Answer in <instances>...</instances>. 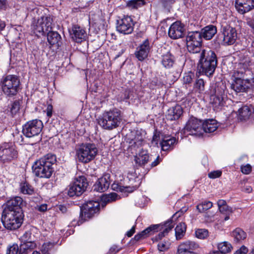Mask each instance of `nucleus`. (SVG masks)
Instances as JSON below:
<instances>
[{
    "instance_id": "f257e3e1",
    "label": "nucleus",
    "mask_w": 254,
    "mask_h": 254,
    "mask_svg": "<svg viewBox=\"0 0 254 254\" xmlns=\"http://www.w3.org/2000/svg\"><path fill=\"white\" fill-rule=\"evenodd\" d=\"M57 162L56 156L48 153L36 160L32 166V170L35 176L41 178H50L53 172V166Z\"/></svg>"
},
{
    "instance_id": "f03ea898",
    "label": "nucleus",
    "mask_w": 254,
    "mask_h": 254,
    "mask_svg": "<svg viewBox=\"0 0 254 254\" xmlns=\"http://www.w3.org/2000/svg\"><path fill=\"white\" fill-rule=\"evenodd\" d=\"M218 61L215 53L209 49H202L200 52L198 63L199 72L207 76H212L217 66Z\"/></svg>"
},
{
    "instance_id": "7ed1b4c3",
    "label": "nucleus",
    "mask_w": 254,
    "mask_h": 254,
    "mask_svg": "<svg viewBox=\"0 0 254 254\" xmlns=\"http://www.w3.org/2000/svg\"><path fill=\"white\" fill-rule=\"evenodd\" d=\"M122 120L121 111L115 108L104 112L97 120L98 124L103 128L112 130L120 126Z\"/></svg>"
},
{
    "instance_id": "20e7f679",
    "label": "nucleus",
    "mask_w": 254,
    "mask_h": 254,
    "mask_svg": "<svg viewBox=\"0 0 254 254\" xmlns=\"http://www.w3.org/2000/svg\"><path fill=\"white\" fill-rule=\"evenodd\" d=\"M53 17L52 16L44 15L38 19L34 18L31 24V29L37 36L45 35L47 31L53 29Z\"/></svg>"
},
{
    "instance_id": "39448f33",
    "label": "nucleus",
    "mask_w": 254,
    "mask_h": 254,
    "mask_svg": "<svg viewBox=\"0 0 254 254\" xmlns=\"http://www.w3.org/2000/svg\"><path fill=\"white\" fill-rule=\"evenodd\" d=\"M1 85L4 94L8 97L16 95L20 90V82L18 76L8 75L1 80Z\"/></svg>"
},
{
    "instance_id": "423d86ee",
    "label": "nucleus",
    "mask_w": 254,
    "mask_h": 254,
    "mask_svg": "<svg viewBox=\"0 0 254 254\" xmlns=\"http://www.w3.org/2000/svg\"><path fill=\"white\" fill-rule=\"evenodd\" d=\"M226 85L222 82L216 83L210 89L211 100L215 108H219L224 105L227 96L226 93Z\"/></svg>"
},
{
    "instance_id": "0eeeda50",
    "label": "nucleus",
    "mask_w": 254,
    "mask_h": 254,
    "mask_svg": "<svg viewBox=\"0 0 254 254\" xmlns=\"http://www.w3.org/2000/svg\"><path fill=\"white\" fill-rule=\"evenodd\" d=\"M24 214L14 213V212H2L1 222L4 227L10 230H14L19 228L22 225Z\"/></svg>"
},
{
    "instance_id": "6e6552de",
    "label": "nucleus",
    "mask_w": 254,
    "mask_h": 254,
    "mask_svg": "<svg viewBox=\"0 0 254 254\" xmlns=\"http://www.w3.org/2000/svg\"><path fill=\"white\" fill-rule=\"evenodd\" d=\"M97 148L93 143H83L76 150L78 161L87 163L93 160L97 154Z\"/></svg>"
},
{
    "instance_id": "1a4fd4ad",
    "label": "nucleus",
    "mask_w": 254,
    "mask_h": 254,
    "mask_svg": "<svg viewBox=\"0 0 254 254\" xmlns=\"http://www.w3.org/2000/svg\"><path fill=\"white\" fill-rule=\"evenodd\" d=\"M43 127L42 122L38 119L32 120L27 122L23 126L22 133L27 137H36V142H39L42 137L40 135Z\"/></svg>"
},
{
    "instance_id": "9d476101",
    "label": "nucleus",
    "mask_w": 254,
    "mask_h": 254,
    "mask_svg": "<svg viewBox=\"0 0 254 254\" xmlns=\"http://www.w3.org/2000/svg\"><path fill=\"white\" fill-rule=\"evenodd\" d=\"M186 40L187 48L189 53L197 54L202 51V38L199 31L188 32Z\"/></svg>"
},
{
    "instance_id": "9b49d317",
    "label": "nucleus",
    "mask_w": 254,
    "mask_h": 254,
    "mask_svg": "<svg viewBox=\"0 0 254 254\" xmlns=\"http://www.w3.org/2000/svg\"><path fill=\"white\" fill-rule=\"evenodd\" d=\"M17 157V151L11 143L0 145V164L7 165Z\"/></svg>"
},
{
    "instance_id": "f8f14e48",
    "label": "nucleus",
    "mask_w": 254,
    "mask_h": 254,
    "mask_svg": "<svg viewBox=\"0 0 254 254\" xmlns=\"http://www.w3.org/2000/svg\"><path fill=\"white\" fill-rule=\"evenodd\" d=\"M88 182L86 177L80 176L76 178L69 186L67 194L70 197L80 196L86 190Z\"/></svg>"
},
{
    "instance_id": "ddd939ff",
    "label": "nucleus",
    "mask_w": 254,
    "mask_h": 254,
    "mask_svg": "<svg viewBox=\"0 0 254 254\" xmlns=\"http://www.w3.org/2000/svg\"><path fill=\"white\" fill-rule=\"evenodd\" d=\"M184 132L189 134L201 136L203 134L202 121L191 117L187 123L184 128Z\"/></svg>"
},
{
    "instance_id": "4468645a",
    "label": "nucleus",
    "mask_w": 254,
    "mask_h": 254,
    "mask_svg": "<svg viewBox=\"0 0 254 254\" xmlns=\"http://www.w3.org/2000/svg\"><path fill=\"white\" fill-rule=\"evenodd\" d=\"M100 209V203L98 201L89 200L84 203L80 208V215L84 217V220L90 218Z\"/></svg>"
},
{
    "instance_id": "2eb2a0df",
    "label": "nucleus",
    "mask_w": 254,
    "mask_h": 254,
    "mask_svg": "<svg viewBox=\"0 0 254 254\" xmlns=\"http://www.w3.org/2000/svg\"><path fill=\"white\" fill-rule=\"evenodd\" d=\"M134 24L130 16L124 15L117 20V30L124 34H129L133 30Z\"/></svg>"
},
{
    "instance_id": "dca6fc26",
    "label": "nucleus",
    "mask_w": 254,
    "mask_h": 254,
    "mask_svg": "<svg viewBox=\"0 0 254 254\" xmlns=\"http://www.w3.org/2000/svg\"><path fill=\"white\" fill-rule=\"evenodd\" d=\"M23 199L19 196H15L11 198L5 203V206L2 212H14V213L23 214L21 205Z\"/></svg>"
},
{
    "instance_id": "f3484780",
    "label": "nucleus",
    "mask_w": 254,
    "mask_h": 254,
    "mask_svg": "<svg viewBox=\"0 0 254 254\" xmlns=\"http://www.w3.org/2000/svg\"><path fill=\"white\" fill-rule=\"evenodd\" d=\"M252 84L249 80L236 77L231 85V87L236 93L247 92L251 90Z\"/></svg>"
},
{
    "instance_id": "a211bd4d",
    "label": "nucleus",
    "mask_w": 254,
    "mask_h": 254,
    "mask_svg": "<svg viewBox=\"0 0 254 254\" xmlns=\"http://www.w3.org/2000/svg\"><path fill=\"white\" fill-rule=\"evenodd\" d=\"M185 29L184 25L180 21H177L170 26L168 35L172 39L182 38L185 35Z\"/></svg>"
},
{
    "instance_id": "6ab92c4d",
    "label": "nucleus",
    "mask_w": 254,
    "mask_h": 254,
    "mask_svg": "<svg viewBox=\"0 0 254 254\" xmlns=\"http://www.w3.org/2000/svg\"><path fill=\"white\" fill-rule=\"evenodd\" d=\"M222 32L223 35V41L227 45L233 44L237 39V33L235 28L226 25L222 28Z\"/></svg>"
},
{
    "instance_id": "aec40b11",
    "label": "nucleus",
    "mask_w": 254,
    "mask_h": 254,
    "mask_svg": "<svg viewBox=\"0 0 254 254\" xmlns=\"http://www.w3.org/2000/svg\"><path fill=\"white\" fill-rule=\"evenodd\" d=\"M110 184V175L104 174L102 177L98 179L94 185L93 190L100 192H104L109 189Z\"/></svg>"
},
{
    "instance_id": "412c9836",
    "label": "nucleus",
    "mask_w": 254,
    "mask_h": 254,
    "mask_svg": "<svg viewBox=\"0 0 254 254\" xmlns=\"http://www.w3.org/2000/svg\"><path fill=\"white\" fill-rule=\"evenodd\" d=\"M69 32L71 39L77 43H80L86 37L85 31L77 25H73Z\"/></svg>"
},
{
    "instance_id": "4be33fe9",
    "label": "nucleus",
    "mask_w": 254,
    "mask_h": 254,
    "mask_svg": "<svg viewBox=\"0 0 254 254\" xmlns=\"http://www.w3.org/2000/svg\"><path fill=\"white\" fill-rule=\"evenodd\" d=\"M150 50L149 41L146 39L139 46L135 53V57L139 61H143L148 56Z\"/></svg>"
},
{
    "instance_id": "5701e85b",
    "label": "nucleus",
    "mask_w": 254,
    "mask_h": 254,
    "mask_svg": "<svg viewBox=\"0 0 254 254\" xmlns=\"http://www.w3.org/2000/svg\"><path fill=\"white\" fill-rule=\"evenodd\" d=\"M236 3L238 11L242 14L254 8V0H237Z\"/></svg>"
},
{
    "instance_id": "b1692460",
    "label": "nucleus",
    "mask_w": 254,
    "mask_h": 254,
    "mask_svg": "<svg viewBox=\"0 0 254 254\" xmlns=\"http://www.w3.org/2000/svg\"><path fill=\"white\" fill-rule=\"evenodd\" d=\"M254 112V110L252 107L243 106L238 110V119L241 121H246L249 119Z\"/></svg>"
},
{
    "instance_id": "393cba45",
    "label": "nucleus",
    "mask_w": 254,
    "mask_h": 254,
    "mask_svg": "<svg viewBox=\"0 0 254 254\" xmlns=\"http://www.w3.org/2000/svg\"><path fill=\"white\" fill-rule=\"evenodd\" d=\"M175 61L174 56L170 52L162 55L161 64L167 69L173 67L175 64Z\"/></svg>"
},
{
    "instance_id": "a878e982",
    "label": "nucleus",
    "mask_w": 254,
    "mask_h": 254,
    "mask_svg": "<svg viewBox=\"0 0 254 254\" xmlns=\"http://www.w3.org/2000/svg\"><path fill=\"white\" fill-rule=\"evenodd\" d=\"M183 114V109L180 105L170 108L168 111L167 117L170 120H176L180 118Z\"/></svg>"
},
{
    "instance_id": "bb28decb",
    "label": "nucleus",
    "mask_w": 254,
    "mask_h": 254,
    "mask_svg": "<svg viewBox=\"0 0 254 254\" xmlns=\"http://www.w3.org/2000/svg\"><path fill=\"white\" fill-rule=\"evenodd\" d=\"M199 32H201L202 38L206 40L211 39L217 32L216 26L209 25L202 28Z\"/></svg>"
},
{
    "instance_id": "cd10ccee",
    "label": "nucleus",
    "mask_w": 254,
    "mask_h": 254,
    "mask_svg": "<svg viewBox=\"0 0 254 254\" xmlns=\"http://www.w3.org/2000/svg\"><path fill=\"white\" fill-rule=\"evenodd\" d=\"M217 127V123L215 120H207L202 122L203 132H213L216 130Z\"/></svg>"
},
{
    "instance_id": "c85d7f7f",
    "label": "nucleus",
    "mask_w": 254,
    "mask_h": 254,
    "mask_svg": "<svg viewBox=\"0 0 254 254\" xmlns=\"http://www.w3.org/2000/svg\"><path fill=\"white\" fill-rule=\"evenodd\" d=\"M173 221L172 220H169L167 221L163 226H160L159 228L158 229L161 230L163 229V231L160 232L157 236H156L155 239L156 241L162 239L163 237L165 236V235L171 230L173 228L174 225L172 224Z\"/></svg>"
},
{
    "instance_id": "c756f323",
    "label": "nucleus",
    "mask_w": 254,
    "mask_h": 254,
    "mask_svg": "<svg viewBox=\"0 0 254 254\" xmlns=\"http://www.w3.org/2000/svg\"><path fill=\"white\" fill-rule=\"evenodd\" d=\"M47 40L51 45L57 44L59 46V42L61 39V35L56 31L52 30L46 32Z\"/></svg>"
},
{
    "instance_id": "7c9ffc66",
    "label": "nucleus",
    "mask_w": 254,
    "mask_h": 254,
    "mask_svg": "<svg viewBox=\"0 0 254 254\" xmlns=\"http://www.w3.org/2000/svg\"><path fill=\"white\" fill-rule=\"evenodd\" d=\"M176 142V139L174 137H164L160 142L162 150L167 151L172 148V146Z\"/></svg>"
},
{
    "instance_id": "2f4dec72",
    "label": "nucleus",
    "mask_w": 254,
    "mask_h": 254,
    "mask_svg": "<svg viewBox=\"0 0 254 254\" xmlns=\"http://www.w3.org/2000/svg\"><path fill=\"white\" fill-rule=\"evenodd\" d=\"M149 159V154L146 150H141L135 157V161L139 166H143L146 164Z\"/></svg>"
},
{
    "instance_id": "473e14b6",
    "label": "nucleus",
    "mask_w": 254,
    "mask_h": 254,
    "mask_svg": "<svg viewBox=\"0 0 254 254\" xmlns=\"http://www.w3.org/2000/svg\"><path fill=\"white\" fill-rule=\"evenodd\" d=\"M198 248V245L193 241H187L180 244L178 249L190 253H193V251Z\"/></svg>"
},
{
    "instance_id": "72a5a7b5",
    "label": "nucleus",
    "mask_w": 254,
    "mask_h": 254,
    "mask_svg": "<svg viewBox=\"0 0 254 254\" xmlns=\"http://www.w3.org/2000/svg\"><path fill=\"white\" fill-rule=\"evenodd\" d=\"M36 247L35 243H21L19 246V254H28L29 252L34 249Z\"/></svg>"
},
{
    "instance_id": "f704fd0d",
    "label": "nucleus",
    "mask_w": 254,
    "mask_h": 254,
    "mask_svg": "<svg viewBox=\"0 0 254 254\" xmlns=\"http://www.w3.org/2000/svg\"><path fill=\"white\" fill-rule=\"evenodd\" d=\"M232 236L236 242H240L246 238L247 234L242 229L237 228L232 232Z\"/></svg>"
},
{
    "instance_id": "c9c22d12",
    "label": "nucleus",
    "mask_w": 254,
    "mask_h": 254,
    "mask_svg": "<svg viewBox=\"0 0 254 254\" xmlns=\"http://www.w3.org/2000/svg\"><path fill=\"white\" fill-rule=\"evenodd\" d=\"M187 226L185 223L181 222L175 228V236L177 240L181 239L185 235Z\"/></svg>"
},
{
    "instance_id": "e433bc0d",
    "label": "nucleus",
    "mask_w": 254,
    "mask_h": 254,
    "mask_svg": "<svg viewBox=\"0 0 254 254\" xmlns=\"http://www.w3.org/2000/svg\"><path fill=\"white\" fill-rule=\"evenodd\" d=\"M144 0H130L127 2V7L129 9H138L145 5Z\"/></svg>"
},
{
    "instance_id": "4c0bfd02",
    "label": "nucleus",
    "mask_w": 254,
    "mask_h": 254,
    "mask_svg": "<svg viewBox=\"0 0 254 254\" xmlns=\"http://www.w3.org/2000/svg\"><path fill=\"white\" fill-rule=\"evenodd\" d=\"M217 248L218 250L217 251L225 254L230 253L232 249V245L227 242H224L218 244Z\"/></svg>"
},
{
    "instance_id": "58836bf2",
    "label": "nucleus",
    "mask_w": 254,
    "mask_h": 254,
    "mask_svg": "<svg viewBox=\"0 0 254 254\" xmlns=\"http://www.w3.org/2000/svg\"><path fill=\"white\" fill-rule=\"evenodd\" d=\"M129 141H128L129 146L130 147H138L142 145V142L143 141V139L142 137L139 135L136 134L133 138L129 139Z\"/></svg>"
},
{
    "instance_id": "ea45409f",
    "label": "nucleus",
    "mask_w": 254,
    "mask_h": 254,
    "mask_svg": "<svg viewBox=\"0 0 254 254\" xmlns=\"http://www.w3.org/2000/svg\"><path fill=\"white\" fill-rule=\"evenodd\" d=\"M160 227V225H152L148 227L142 232H141V234L143 235V237L144 238L148 237L149 235L152 234L156 231H158V229Z\"/></svg>"
},
{
    "instance_id": "a19ab883",
    "label": "nucleus",
    "mask_w": 254,
    "mask_h": 254,
    "mask_svg": "<svg viewBox=\"0 0 254 254\" xmlns=\"http://www.w3.org/2000/svg\"><path fill=\"white\" fill-rule=\"evenodd\" d=\"M194 78V74L191 72L186 73L183 77V84L185 85L186 88L190 87L193 79Z\"/></svg>"
},
{
    "instance_id": "79ce46f5",
    "label": "nucleus",
    "mask_w": 254,
    "mask_h": 254,
    "mask_svg": "<svg viewBox=\"0 0 254 254\" xmlns=\"http://www.w3.org/2000/svg\"><path fill=\"white\" fill-rule=\"evenodd\" d=\"M251 61L249 58H246L245 60H243L239 63L238 64L239 68L241 69V71H238V76L240 74L242 75L245 69L248 68V67L250 65V63Z\"/></svg>"
},
{
    "instance_id": "37998d69",
    "label": "nucleus",
    "mask_w": 254,
    "mask_h": 254,
    "mask_svg": "<svg viewBox=\"0 0 254 254\" xmlns=\"http://www.w3.org/2000/svg\"><path fill=\"white\" fill-rule=\"evenodd\" d=\"M54 243L47 242L44 243L41 249L42 254H50L51 252L54 248Z\"/></svg>"
},
{
    "instance_id": "c03bdc74",
    "label": "nucleus",
    "mask_w": 254,
    "mask_h": 254,
    "mask_svg": "<svg viewBox=\"0 0 254 254\" xmlns=\"http://www.w3.org/2000/svg\"><path fill=\"white\" fill-rule=\"evenodd\" d=\"M212 206V203L211 201H204L198 204L196 206V209L199 212L202 213L211 208Z\"/></svg>"
},
{
    "instance_id": "a18cd8bd",
    "label": "nucleus",
    "mask_w": 254,
    "mask_h": 254,
    "mask_svg": "<svg viewBox=\"0 0 254 254\" xmlns=\"http://www.w3.org/2000/svg\"><path fill=\"white\" fill-rule=\"evenodd\" d=\"M205 83L203 79L201 78L196 79L194 83V88L199 93L204 90Z\"/></svg>"
},
{
    "instance_id": "49530a36",
    "label": "nucleus",
    "mask_w": 254,
    "mask_h": 254,
    "mask_svg": "<svg viewBox=\"0 0 254 254\" xmlns=\"http://www.w3.org/2000/svg\"><path fill=\"white\" fill-rule=\"evenodd\" d=\"M21 191L24 194H33L34 192L33 188L27 183H24L21 187Z\"/></svg>"
},
{
    "instance_id": "de8ad7c7",
    "label": "nucleus",
    "mask_w": 254,
    "mask_h": 254,
    "mask_svg": "<svg viewBox=\"0 0 254 254\" xmlns=\"http://www.w3.org/2000/svg\"><path fill=\"white\" fill-rule=\"evenodd\" d=\"M21 106V102L19 100L14 101L10 107V112L12 115H15L19 110Z\"/></svg>"
},
{
    "instance_id": "09e8293b",
    "label": "nucleus",
    "mask_w": 254,
    "mask_h": 254,
    "mask_svg": "<svg viewBox=\"0 0 254 254\" xmlns=\"http://www.w3.org/2000/svg\"><path fill=\"white\" fill-rule=\"evenodd\" d=\"M195 235L199 239H204L208 236V232L205 229H198L195 231Z\"/></svg>"
},
{
    "instance_id": "8fccbe9b",
    "label": "nucleus",
    "mask_w": 254,
    "mask_h": 254,
    "mask_svg": "<svg viewBox=\"0 0 254 254\" xmlns=\"http://www.w3.org/2000/svg\"><path fill=\"white\" fill-rule=\"evenodd\" d=\"M158 250L160 252H164L169 248L170 243L169 242L162 241L158 244Z\"/></svg>"
},
{
    "instance_id": "3c124183",
    "label": "nucleus",
    "mask_w": 254,
    "mask_h": 254,
    "mask_svg": "<svg viewBox=\"0 0 254 254\" xmlns=\"http://www.w3.org/2000/svg\"><path fill=\"white\" fill-rule=\"evenodd\" d=\"M19 247L17 244H13L7 250L6 254H19Z\"/></svg>"
},
{
    "instance_id": "603ef678",
    "label": "nucleus",
    "mask_w": 254,
    "mask_h": 254,
    "mask_svg": "<svg viewBox=\"0 0 254 254\" xmlns=\"http://www.w3.org/2000/svg\"><path fill=\"white\" fill-rule=\"evenodd\" d=\"M160 1L165 8L169 9L171 7L172 4L175 2L176 0H161Z\"/></svg>"
},
{
    "instance_id": "864d4df0",
    "label": "nucleus",
    "mask_w": 254,
    "mask_h": 254,
    "mask_svg": "<svg viewBox=\"0 0 254 254\" xmlns=\"http://www.w3.org/2000/svg\"><path fill=\"white\" fill-rule=\"evenodd\" d=\"M33 237H35L34 235H32V233L31 231H26L24 234L21 236L20 238V241L21 242H27V239H31V238Z\"/></svg>"
},
{
    "instance_id": "5fc2aeb1",
    "label": "nucleus",
    "mask_w": 254,
    "mask_h": 254,
    "mask_svg": "<svg viewBox=\"0 0 254 254\" xmlns=\"http://www.w3.org/2000/svg\"><path fill=\"white\" fill-rule=\"evenodd\" d=\"M119 189V191L121 192H132L134 190H136V187H118Z\"/></svg>"
},
{
    "instance_id": "6e6d98bb",
    "label": "nucleus",
    "mask_w": 254,
    "mask_h": 254,
    "mask_svg": "<svg viewBox=\"0 0 254 254\" xmlns=\"http://www.w3.org/2000/svg\"><path fill=\"white\" fill-rule=\"evenodd\" d=\"M117 197V194L116 193H113L103 197L102 200L106 202H108L111 201L115 200Z\"/></svg>"
},
{
    "instance_id": "4d7b16f0",
    "label": "nucleus",
    "mask_w": 254,
    "mask_h": 254,
    "mask_svg": "<svg viewBox=\"0 0 254 254\" xmlns=\"http://www.w3.org/2000/svg\"><path fill=\"white\" fill-rule=\"evenodd\" d=\"M219 210L221 213L226 214L232 212V208L227 205L221 207L219 208Z\"/></svg>"
},
{
    "instance_id": "13d9d810",
    "label": "nucleus",
    "mask_w": 254,
    "mask_h": 254,
    "mask_svg": "<svg viewBox=\"0 0 254 254\" xmlns=\"http://www.w3.org/2000/svg\"><path fill=\"white\" fill-rule=\"evenodd\" d=\"M221 174L222 172L221 171H214L208 174V177L211 179H215L220 177Z\"/></svg>"
},
{
    "instance_id": "bf43d9fd",
    "label": "nucleus",
    "mask_w": 254,
    "mask_h": 254,
    "mask_svg": "<svg viewBox=\"0 0 254 254\" xmlns=\"http://www.w3.org/2000/svg\"><path fill=\"white\" fill-rule=\"evenodd\" d=\"M241 171L243 174H249L252 171V167L249 164L243 166L241 167Z\"/></svg>"
},
{
    "instance_id": "052dcab7",
    "label": "nucleus",
    "mask_w": 254,
    "mask_h": 254,
    "mask_svg": "<svg viewBox=\"0 0 254 254\" xmlns=\"http://www.w3.org/2000/svg\"><path fill=\"white\" fill-rule=\"evenodd\" d=\"M7 6V0H0V11L5 10Z\"/></svg>"
},
{
    "instance_id": "680f3d73",
    "label": "nucleus",
    "mask_w": 254,
    "mask_h": 254,
    "mask_svg": "<svg viewBox=\"0 0 254 254\" xmlns=\"http://www.w3.org/2000/svg\"><path fill=\"white\" fill-rule=\"evenodd\" d=\"M248 249L245 246H243L239 250H237L234 254H247Z\"/></svg>"
},
{
    "instance_id": "e2e57ef3",
    "label": "nucleus",
    "mask_w": 254,
    "mask_h": 254,
    "mask_svg": "<svg viewBox=\"0 0 254 254\" xmlns=\"http://www.w3.org/2000/svg\"><path fill=\"white\" fill-rule=\"evenodd\" d=\"M46 111L47 113V116L48 117V118L51 117L53 112V106L51 104L48 105Z\"/></svg>"
},
{
    "instance_id": "0e129e2a",
    "label": "nucleus",
    "mask_w": 254,
    "mask_h": 254,
    "mask_svg": "<svg viewBox=\"0 0 254 254\" xmlns=\"http://www.w3.org/2000/svg\"><path fill=\"white\" fill-rule=\"evenodd\" d=\"M246 22L248 25L254 30V19L248 18L246 19Z\"/></svg>"
},
{
    "instance_id": "69168bd1",
    "label": "nucleus",
    "mask_w": 254,
    "mask_h": 254,
    "mask_svg": "<svg viewBox=\"0 0 254 254\" xmlns=\"http://www.w3.org/2000/svg\"><path fill=\"white\" fill-rule=\"evenodd\" d=\"M38 210L41 212H45L47 210V205L46 204H42L38 206Z\"/></svg>"
},
{
    "instance_id": "338daca9",
    "label": "nucleus",
    "mask_w": 254,
    "mask_h": 254,
    "mask_svg": "<svg viewBox=\"0 0 254 254\" xmlns=\"http://www.w3.org/2000/svg\"><path fill=\"white\" fill-rule=\"evenodd\" d=\"M135 233V226H133L131 229L128 231L127 233H126V235L128 237H131L133 234Z\"/></svg>"
},
{
    "instance_id": "774afa93",
    "label": "nucleus",
    "mask_w": 254,
    "mask_h": 254,
    "mask_svg": "<svg viewBox=\"0 0 254 254\" xmlns=\"http://www.w3.org/2000/svg\"><path fill=\"white\" fill-rule=\"evenodd\" d=\"M217 205L218 208L227 205L226 202L224 200L220 199L217 202Z\"/></svg>"
}]
</instances>
